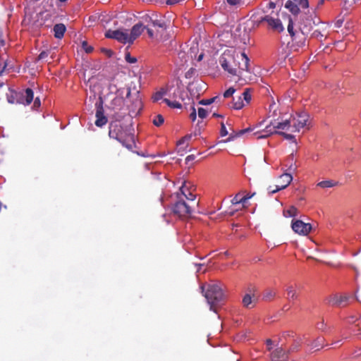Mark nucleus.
I'll return each instance as SVG.
<instances>
[{"instance_id": "37998d69", "label": "nucleus", "mask_w": 361, "mask_h": 361, "mask_svg": "<svg viewBox=\"0 0 361 361\" xmlns=\"http://www.w3.org/2000/svg\"><path fill=\"white\" fill-rule=\"evenodd\" d=\"M279 134L281 135L286 140H293L294 142H295V136L291 135V134H288V133H286L285 132H279Z\"/></svg>"}, {"instance_id": "864d4df0", "label": "nucleus", "mask_w": 361, "mask_h": 361, "mask_svg": "<svg viewBox=\"0 0 361 361\" xmlns=\"http://www.w3.org/2000/svg\"><path fill=\"white\" fill-rule=\"evenodd\" d=\"M272 343H273V342H272L271 339H270V338H269V339H267V340L266 341V344H267V350H268L269 351H270V352H271V350H272V347H271Z\"/></svg>"}, {"instance_id": "49530a36", "label": "nucleus", "mask_w": 361, "mask_h": 361, "mask_svg": "<svg viewBox=\"0 0 361 361\" xmlns=\"http://www.w3.org/2000/svg\"><path fill=\"white\" fill-rule=\"evenodd\" d=\"M192 137V134L187 135L182 137L177 143L178 145H183L185 142H188Z\"/></svg>"}, {"instance_id": "4d7b16f0", "label": "nucleus", "mask_w": 361, "mask_h": 361, "mask_svg": "<svg viewBox=\"0 0 361 361\" xmlns=\"http://www.w3.org/2000/svg\"><path fill=\"white\" fill-rule=\"evenodd\" d=\"M195 156L194 154L188 155V156L185 158V162H186V163H188L189 161L194 160V159H195Z\"/></svg>"}, {"instance_id": "338daca9", "label": "nucleus", "mask_w": 361, "mask_h": 361, "mask_svg": "<svg viewBox=\"0 0 361 361\" xmlns=\"http://www.w3.org/2000/svg\"><path fill=\"white\" fill-rule=\"evenodd\" d=\"M202 59V55L201 54V55H200L198 60L200 61Z\"/></svg>"}, {"instance_id": "2f4dec72", "label": "nucleus", "mask_w": 361, "mask_h": 361, "mask_svg": "<svg viewBox=\"0 0 361 361\" xmlns=\"http://www.w3.org/2000/svg\"><path fill=\"white\" fill-rule=\"evenodd\" d=\"M188 191H190L188 187L186 185V183L184 182L181 187L180 188V193H177V195H179L180 197H185L187 195V193H188Z\"/></svg>"}, {"instance_id": "79ce46f5", "label": "nucleus", "mask_w": 361, "mask_h": 361, "mask_svg": "<svg viewBox=\"0 0 361 361\" xmlns=\"http://www.w3.org/2000/svg\"><path fill=\"white\" fill-rule=\"evenodd\" d=\"M235 92V89L233 87H231L224 93V97L228 98V97H231L234 94Z\"/></svg>"}, {"instance_id": "7ed1b4c3", "label": "nucleus", "mask_w": 361, "mask_h": 361, "mask_svg": "<svg viewBox=\"0 0 361 361\" xmlns=\"http://www.w3.org/2000/svg\"><path fill=\"white\" fill-rule=\"evenodd\" d=\"M319 23V20L316 22L314 19L309 17L302 19L299 23V33L294 31L293 20L289 17L288 32L293 38V40L296 41L299 44V46L302 47L305 44L306 36L310 33L313 26L316 25Z\"/></svg>"}, {"instance_id": "423d86ee", "label": "nucleus", "mask_w": 361, "mask_h": 361, "mask_svg": "<svg viewBox=\"0 0 361 361\" xmlns=\"http://www.w3.org/2000/svg\"><path fill=\"white\" fill-rule=\"evenodd\" d=\"M276 129L294 133L290 118L280 122H276V120H274L270 122V125L266 126L265 129L262 131L263 134L258 136V138L267 137L274 133L279 134V132L276 131Z\"/></svg>"}, {"instance_id": "052dcab7", "label": "nucleus", "mask_w": 361, "mask_h": 361, "mask_svg": "<svg viewBox=\"0 0 361 361\" xmlns=\"http://www.w3.org/2000/svg\"><path fill=\"white\" fill-rule=\"evenodd\" d=\"M276 7V4L271 1L268 4V6H267V9L269 10V9H274V8Z\"/></svg>"}, {"instance_id": "b1692460", "label": "nucleus", "mask_w": 361, "mask_h": 361, "mask_svg": "<svg viewBox=\"0 0 361 361\" xmlns=\"http://www.w3.org/2000/svg\"><path fill=\"white\" fill-rule=\"evenodd\" d=\"M298 210L294 206H290L288 209L283 211L286 217H295L298 216Z\"/></svg>"}, {"instance_id": "f704fd0d", "label": "nucleus", "mask_w": 361, "mask_h": 361, "mask_svg": "<svg viewBox=\"0 0 361 361\" xmlns=\"http://www.w3.org/2000/svg\"><path fill=\"white\" fill-rule=\"evenodd\" d=\"M184 94L186 93L180 88H177L173 92V98L179 97L183 102L185 101Z\"/></svg>"}, {"instance_id": "f3484780", "label": "nucleus", "mask_w": 361, "mask_h": 361, "mask_svg": "<svg viewBox=\"0 0 361 361\" xmlns=\"http://www.w3.org/2000/svg\"><path fill=\"white\" fill-rule=\"evenodd\" d=\"M254 288H249V293H246L242 300L243 306L247 309H251L255 306L257 301V298L255 295Z\"/></svg>"}, {"instance_id": "c756f323", "label": "nucleus", "mask_w": 361, "mask_h": 361, "mask_svg": "<svg viewBox=\"0 0 361 361\" xmlns=\"http://www.w3.org/2000/svg\"><path fill=\"white\" fill-rule=\"evenodd\" d=\"M241 97H242L243 102L245 101V104H248L252 99L250 89H247V88L245 89L244 90V92H243Z\"/></svg>"}, {"instance_id": "f8f14e48", "label": "nucleus", "mask_w": 361, "mask_h": 361, "mask_svg": "<svg viewBox=\"0 0 361 361\" xmlns=\"http://www.w3.org/2000/svg\"><path fill=\"white\" fill-rule=\"evenodd\" d=\"M293 177L290 173H285L279 176L278 184L275 189H272L271 186L268 188L269 193L272 195L276 192L285 189L291 183Z\"/></svg>"}, {"instance_id": "603ef678", "label": "nucleus", "mask_w": 361, "mask_h": 361, "mask_svg": "<svg viewBox=\"0 0 361 361\" xmlns=\"http://www.w3.org/2000/svg\"><path fill=\"white\" fill-rule=\"evenodd\" d=\"M102 51L108 57H111L113 55V51L111 49L102 48Z\"/></svg>"}, {"instance_id": "6ab92c4d", "label": "nucleus", "mask_w": 361, "mask_h": 361, "mask_svg": "<svg viewBox=\"0 0 361 361\" xmlns=\"http://www.w3.org/2000/svg\"><path fill=\"white\" fill-rule=\"evenodd\" d=\"M34 98V92L32 89L27 88L24 92L20 93V97L18 103L23 104L25 105H29L31 104Z\"/></svg>"}, {"instance_id": "ddd939ff", "label": "nucleus", "mask_w": 361, "mask_h": 361, "mask_svg": "<svg viewBox=\"0 0 361 361\" xmlns=\"http://www.w3.org/2000/svg\"><path fill=\"white\" fill-rule=\"evenodd\" d=\"M291 228L295 233L306 235L311 231L312 227L310 224L305 223L301 220H293Z\"/></svg>"}, {"instance_id": "f257e3e1", "label": "nucleus", "mask_w": 361, "mask_h": 361, "mask_svg": "<svg viewBox=\"0 0 361 361\" xmlns=\"http://www.w3.org/2000/svg\"><path fill=\"white\" fill-rule=\"evenodd\" d=\"M219 63L231 75H240L243 71H249L250 59L245 52L235 55L231 51L226 50L220 56Z\"/></svg>"}, {"instance_id": "8fccbe9b", "label": "nucleus", "mask_w": 361, "mask_h": 361, "mask_svg": "<svg viewBox=\"0 0 361 361\" xmlns=\"http://www.w3.org/2000/svg\"><path fill=\"white\" fill-rule=\"evenodd\" d=\"M49 54V52L48 51H42V52L39 54V56H38V57H37V59H38V60H43V59H45L46 58H47V57H48Z\"/></svg>"}, {"instance_id": "473e14b6", "label": "nucleus", "mask_w": 361, "mask_h": 361, "mask_svg": "<svg viewBox=\"0 0 361 361\" xmlns=\"http://www.w3.org/2000/svg\"><path fill=\"white\" fill-rule=\"evenodd\" d=\"M276 295V293L273 290H267L265 291L263 299L265 300H271Z\"/></svg>"}, {"instance_id": "58836bf2", "label": "nucleus", "mask_w": 361, "mask_h": 361, "mask_svg": "<svg viewBox=\"0 0 361 361\" xmlns=\"http://www.w3.org/2000/svg\"><path fill=\"white\" fill-rule=\"evenodd\" d=\"M293 2H295L302 8H307L309 7L308 0H292Z\"/></svg>"}, {"instance_id": "6e6552de", "label": "nucleus", "mask_w": 361, "mask_h": 361, "mask_svg": "<svg viewBox=\"0 0 361 361\" xmlns=\"http://www.w3.org/2000/svg\"><path fill=\"white\" fill-rule=\"evenodd\" d=\"M126 98L128 99L127 106L129 109V114L131 116H136L142 109V102L139 91H135L132 94L130 88L128 87Z\"/></svg>"}, {"instance_id": "39448f33", "label": "nucleus", "mask_w": 361, "mask_h": 361, "mask_svg": "<svg viewBox=\"0 0 361 361\" xmlns=\"http://www.w3.org/2000/svg\"><path fill=\"white\" fill-rule=\"evenodd\" d=\"M204 297L210 305V310L214 312H216L217 307L223 303L226 298L222 286L219 283L208 284Z\"/></svg>"}, {"instance_id": "3c124183", "label": "nucleus", "mask_w": 361, "mask_h": 361, "mask_svg": "<svg viewBox=\"0 0 361 361\" xmlns=\"http://www.w3.org/2000/svg\"><path fill=\"white\" fill-rule=\"evenodd\" d=\"M220 134H221V136H222V137H224L228 135V131H227L226 126L223 122L221 123Z\"/></svg>"}, {"instance_id": "4be33fe9", "label": "nucleus", "mask_w": 361, "mask_h": 361, "mask_svg": "<svg viewBox=\"0 0 361 361\" xmlns=\"http://www.w3.org/2000/svg\"><path fill=\"white\" fill-rule=\"evenodd\" d=\"M20 97V93L8 89V92L6 93L7 101L10 104H14L16 102L18 103Z\"/></svg>"}, {"instance_id": "f03ea898", "label": "nucleus", "mask_w": 361, "mask_h": 361, "mask_svg": "<svg viewBox=\"0 0 361 361\" xmlns=\"http://www.w3.org/2000/svg\"><path fill=\"white\" fill-rule=\"evenodd\" d=\"M109 136L110 138L118 141L123 147L132 149L134 145L133 135L131 134L126 126L119 121H112L109 126Z\"/></svg>"}, {"instance_id": "9b49d317", "label": "nucleus", "mask_w": 361, "mask_h": 361, "mask_svg": "<svg viewBox=\"0 0 361 361\" xmlns=\"http://www.w3.org/2000/svg\"><path fill=\"white\" fill-rule=\"evenodd\" d=\"M106 38L114 39L123 44H130L128 30H108L105 32Z\"/></svg>"}, {"instance_id": "0eeeda50", "label": "nucleus", "mask_w": 361, "mask_h": 361, "mask_svg": "<svg viewBox=\"0 0 361 361\" xmlns=\"http://www.w3.org/2000/svg\"><path fill=\"white\" fill-rule=\"evenodd\" d=\"M264 12L267 14L260 18L257 21V25L262 23H267V27L271 28L274 31L279 32L283 31L284 27L279 18L278 13L272 11L270 13H268V10H264Z\"/></svg>"}, {"instance_id": "69168bd1", "label": "nucleus", "mask_w": 361, "mask_h": 361, "mask_svg": "<svg viewBox=\"0 0 361 361\" xmlns=\"http://www.w3.org/2000/svg\"><path fill=\"white\" fill-rule=\"evenodd\" d=\"M326 0H319L318 2V5H322Z\"/></svg>"}, {"instance_id": "ea45409f", "label": "nucleus", "mask_w": 361, "mask_h": 361, "mask_svg": "<svg viewBox=\"0 0 361 361\" xmlns=\"http://www.w3.org/2000/svg\"><path fill=\"white\" fill-rule=\"evenodd\" d=\"M219 97L216 96L209 99H202L199 102V103L202 105H209L214 102Z\"/></svg>"}, {"instance_id": "bf43d9fd", "label": "nucleus", "mask_w": 361, "mask_h": 361, "mask_svg": "<svg viewBox=\"0 0 361 361\" xmlns=\"http://www.w3.org/2000/svg\"><path fill=\"white\" fill-rule=\"evenodd\" d=\"M40 104H41L40 99L38 97H37L34 101V106L39 107L40 106Z\"/></svg>"}, {"instance_id": "4468645a", "label": "nucleus", "mask_w": 361, "mask_h": 361, "mask_svg": "<svg viewBox=\"0 0 361 361\" xmlns=\"http://www.w3.org/2000/svg\"><path fill=\"white\" fill-rule=\"evenodd\" d=\"M269 357L271 361H288L289 353L281 346H277L276 348L271 351Z\"/></svg>"}, {"instance_id": "c85d7f7f", "label": "nucleus", "mask_w": 361, "mask_h": 361, "mask_svg": "<svg viewBox=\"0 0 361 361\" xmlns=\"http://www.w3.org/2000/svg\"><path fill=\"white\" fill-rule=\"evenodd\" d=\"M164 102L171 108L180 109L182 107L181 104L176 100L171 101L169 99H164Z\"/></svg>"}, {"instance_id": "a878e982", "label": "nucleus", "mask_w": 361, "mask_h": 361, "mask_svg": "<svg viewBox=\"0 0 361 361\" xmlns=\"http://www.w3.org/2000/svg\"><path fill=\"white\" fill-rule=\"evenodd\" d=\"M245 105V104L244 103L241 96L238 97L236 99H233V109H235L236 110H239V109H241Z\"/></svg>"}, {"instance_id": "c03bdc74", "label": "nucleus", "mask_w": 361, "mask_h": 361, "mask_svg": "<svg viewBox=\"0 0 361 361\" xmlns=\"http://www.w3.org/2000/svg\"><path fill=\"white\" fill-rule=\"evenodd\" d=\"M125 59L127 62H128L130 63H134L137 61V59L135 57L131 56L130 53L126 54Z\"/></svg>"}, {"instance_id": "9d476101", "label": "nucleus", "mask_w": 361, "mask_h": 361, "mask_svg": "<svg viewBox=\"0 0 361 361\" xmlns=\"http://www.w3.org/2000/svg\"><path fill=\"white\" fill-rule=\"evenodd\" d=\"M310 116L306 112H300L296 114L295 116H291L290 119H291L292 127L293 128L294 133L298 132L301 128L307 126V122L309 120Z\"/></svg>"}, {"instance_id": "a19ab883", "label": "nucleus", "mask_w": 361, "mask_h": 361, "mask_svg": "<svg viewBox=\"0 0 361 361\" xmlns=\"http://www.w3.org/2000/svg\"><path fill=\"white\" fill-rule=\"evenodd\" d=\"M324 37V35L322 32V31L319 30H314L312 33V37L313 38H316L317 39H319L320 41L322 40V38Z\"/></svg>"}, {"instance_id": "de8ad7c7", "label": "nucleus", "mask_w": 361, "mask_h": 361, "mask_svg": "<svg viewBox=\"0 0 361 361\" xmlns=\"http://www.w3.org/2000/svg\"><path fill=\"white\" fill-rule=\"evenodd\" d=\"M207 116V110H205L203 108H199L198 109V116L203 119L204 118H206Z\"/></svg>"}, {"instance_id": "412c9836", "label": "nucleus", "mask_w": 361, "mask_h": 361, "mask_svg": "<svg viewBox=\"0 0 361 361\" xmlns=\"http://www.w3.org/2000/svg\"><path fill=\"white\" fill-rule=\"evenodd\" d=\"M54 37L57 39H61L66 30V26L63 23H58L53 28Z\"/></svg>"}, {"instance_id": "5701e85b", "label": "nucleus", "mask_w": 361, "mask_h": 361, "mask_svg": "<svg viewBox=\"0 0 361 361\" xmlns=\"http://www.w3.org/2000/svg\"><path fill=\"white\" fill-rule=\"evenodd\" d=\"M299 5L292 0H288L285 4V7L288 8L293 14H298L299 12Z\"/></svg>"}, {"instance_id": "e433bc0d", "label": "nucleus", "mask_w": 361, "mask_h": 361, "mask_svg": "<svg viewBox=\"0 0 361 361\" xmlns=\"http://www.w3.org/2000/svg\"><path fill=\"white\" fill-rule=\"evenodd\" d=\"M166 94V91L164 90H161L159 92H157L153 96H152V100L154 102H156L161 99H162L163 96Z\"/></svg>"}, {"instance_id": "4c0bfd02", "label": "nucleus", "mask_w": 361, "mask_h": 361, "mask_svg": "<svg viewBox=\"0 0 361 361\" xmlns=\"http://www.w3.org/2000/svg\"><path fill=\"white\" fill-rule=\"evenodd\" d=\"M82 48L87 54L92 53L93 51V47L92 46L89 45L86 41L82 42Z\"/></svg>"}, {"instance_id": "72a5a7b5", "label": "nucleus", "mask_w": 361, "mask_h": 361, "mask_svg": "<svg viewBox=\"0 0 361 361\" xmlns=\"http://www.w3.org/2000/svg\"><path fill=\"white\" fill-rule=\"evenodd\" d=\"M301 345L300 341H295L294 343L291 345L289 349L287 350L288 353H291L295 351H298Z\"/></svg>"}, {"instance_id": "393cba45", "label": "nucleus", "mask_w": 361, "mask_h": 361, "mask_svg": "<svg viewBox=\"0 0 361 361\" xmlns=\"http://www.w3.org/2000/svg\"><path fill=\"white\" fill-rule=\"evenodd\" d=\"M324 341V338L323 337H318L314 340L310 345L312 349L317 348V350H319V348H323Z\"/></svg>"}, {"instance_id": "20e7f679", "label": "nucleus", "mask_w": 361, "mask_h": 361, "mask_svg": "<svg viewBox=\"0 0 361 361\" xmlns=\"http://www.w3.org/2000/svg\"><path fill=\"white\" fill-rule=\"evenodd\" d=\"M142 19L146 24V30L149 37L158 41L161 40L162 35L167 28L166 22L162 19H158L156 14L145 15L142 17Z\"/></svg>"}, {"instance_id": "bb28decb", "label": "nucleus", "mask_w": 361, "mask_h": 361, "mask_svg": "<svg viewBox=\"0 0 361 361\" xmlns=\"http://www.w3.org/2000/svg\"><path fill=\"white\" fill-rule=\"evenodd\" d=\"M250 197H240V194H237L231 200L233 204H238L240 203H245Z\"/></svg>"}, {"instance_id": "a211bd4d", "label": "nucleus", "mask_w": 361, "mask_h": 361, "mask_svg": "<svg viewBox=\"0 0 361 361\" xmlns=\"http://www.w3.org/2000/svg\"><path fill=\"white\" fill-rule=\"evenodd\" d=\"M97 111H96V121L95 125L98 127H102L105 124H106L108 120L107 118L104 114V109L102 104V102L99 104H96Z\"/></svg>"}, {"instance_id": "0e129e2a", "label": "nucleus", "mask_w": 361, "mask_h": 361, "mask_svg": "<svg viewBox=\"0 0 361 361\" xmlns=\"http://www.w3.org/2000/svg\"><path fill=\"white\" fill-rule=\"evenodd\" d=\"M213 117H222L221 115L220 114H218L216 113H214L213 115H212Z\"/></svg>"}, {"instance_id": "a18cd8bd", "label": "nucleus", "mask_w": 361, "mask_h": 361, "mask_svg": "<svg viewBox=\"0 0 361 361\" xmlns=\"http://www.w3.org/2000/svg\"><path fill=\"white\" fill-rule=\"evenodd\" d=\"M124 103L123 98L116 97L112 100V105L114 106H121Z\"/></svg>"}, {"instance_id": "c9c22d12", "label": "nucleus", "mask_w": 361, "mask_h": 361, "mask_svg": "<svg viewBox=\"0 0 361 361\" xmlns=\"http://www.w3.org/2000/svg\"><path fill=\"white\" fill-rule=\"evenodd\" d=\"M187 200H188L192 205L197 204V202H195L196 195H194L191 191H188L187 195L185 197Z\"/></svg>"}, {"instance_id": "09e8293b", "label": "nucleus", "mask_w": 361, "mask_h": 361, "mask_svg": "<svg viewBox=\"0 0 361 361\" xmlns=\"http://www.w3.org/2000/svg\"><path fill=\"white\" fill-rule=\"evenodd\" d=\"M191 113L190 114V118L192 121H195V119H196V117H197V114H196V109L194 106V102H192V106H191Z\"/></svg>"}, {"instance_id": "1a4fd4ad", "label": "nucleus", "mask_w": 361, "mask_h": 361, "mask_svg": "<svg viewBox=\"0 0 361 361\" xmlns=\"http://www.w3.org/2000/svg\"><path fill=\"white\" fill-rule=\"evenodd\" d=\"M178 200L172 206V212L174 215L180 218H188L192 212L193 205L187 203L185 200L178 195Z\"/></svg>"}, {"instance_id": "2eb2a0df", "label": "nucleus", "mask_w": 361, "mask_h": 361, "mask_svg": "<svg viewBox=\"0 0 361 361\" xmlns=\"http://www.w3.org/2000/svg\"><path fill=\"white\" fill-rule=\"evenodd\" d=\"M349 297L347 295H331L326 300L327 303L331 306L338 307H344L348 305Z\"/></svg>"}, {"instance_id": "aec40b11", "label": "nucleus", "mask_w": 361, "mask_h": 361, "mask_svg": "<svg viewBox=\"0 0 361 361\" xmlns=\"http://www.w3.org/2000/svg\"><path fill=\"white\" fill-rule=\"evenodd\" d=\"M287 299L289 300H297L299 298V293L297 291L296 285H289L286 287Z\"/></svg>"}, {"instance_id": "7c9ffc66", "label": "nucleus", "mask_w": 361, "mask_h": 361, "mask_svg": "<svg viewBox=\"0 0 361 361\" xmlns=\"http://www.w3.org/2000/svg\"><path fill=\"white\" fill-rule=\"evenodd\" d=\"M164 122V118L161 114L156 115L152 120L153 124L157 127L161 126Z\"/></svg>"}, {"instance_id": "680f3d73", "label": "nucleus", "mask_w": 361, "mask_h": 361, "mask_svg": "<svg viewBox=\"0 0 361 361\" xmlns=\"http://www.w3.org/2000/svg\"><path fill=\"white\" fill-rule=\"evenodd\" d=\"M7 66H8L7 62L6 61L4 62V67L2 68H0V75H1L3 74V73L5 71Z\"/></svg>"}, {"instance_id": "dca6fc26", "label": "nucleus", "mask_w": 361, "mask_h": 361, "mask_svg": "<svg viewBox=\"0 0 361 361\" xmlns=\"http://www.w3.org/2000/svg\"><path fill=\"white\" fill-rule=\"evenodd\" d=\"M146 30V24L143 23L142 20L141 22H139L134 25L131 28L130 32L128 33L130 38V44H133V42L139 37L140 35Z\"/></svg>"}, {"instance_id": "cd10ccee", "label": "nucleus", "mask_w": 361, "mask_h": 361, "mask_svg": "<svg viewBox=\"0 0 361 361\" xmlns=\"http://www.w3.org/2000/svg\"><path fill=\"white\" fill-rule=\"evenodd\" d=\"M336 185V182H334L333 180H322L317 183V186L322 188H332Z\"/></svg>"}, {"instance_id": "5fc2aeb1", "label": "nucleus", "mask_w": 361, "mask_h": 361, "mask_svg": "<svg viewBox=\"0 0 361 361\" xmlns=\"http://www.w3.org/2000/svg\"><path fill=\"white\" fill-rule=\"evenodd\" d=\"M244 0H227V2L230 5H236V4H240Z\"/></svg>"}, {"instance_id": "e2e57ef3", "label": "nucleus", "mask_w": 361, "mask_h": 361, "mask_svg": "<svg viewBox=\"0 0 361 361\" xmlns=\"http://www.w3.org/2000/svg\"><path fill=\"white\" fill-rule=\"evenodd\" d=\"M193 71V69L191 68L190 70H189L186 73H185V78H190L191 77V74Z\"/></svg>"}, {"instance_id": "6e6d98bb", "label": "nucleus", "mask_w": 361, "mask_h": 361, "mask_svg": "<svg viewBox=\"0 0 361 361\" xmlns=\"http://www.w3.org/2000/svg\"><path fill=\"white\" fill-rule=\"evenodd\" d=\"M250 130H251V128H245L243 130H240L239 132H238L237 135L238 136H240V135H242L245 134V133L249 132Z\"/></svg>"}, {"instance_id": "13d9d810", "label": "nucleus", "mask_w": 361, "mask_h": 361, "mask_svg": "<svg viewBox=\"0 0 361 361\" xmlns=\"http://www.w3.org/2000/svg\"><path fill=\"white\" fill-rule=\"evenodd\" d=\"M317 328H318L319 329L324 330V327H325V324H324V321H322V322H321L318 323V324H317Z\"/></svg>"}, {"instance_id": "774afa93", "label": "nucleus", "mask_w": 361, "mask_h": 361, "mask_svg": "<svg viewBox=\"0 0 361 361\" xmlns=\"http://www.w3.org/2000/svg\"><path fill=\"white\" fill-rule=\"evenodd\" d=\"M231 140V137H228V138L226 140V142L230 141Z\"/></svg>"}]
</instances>
